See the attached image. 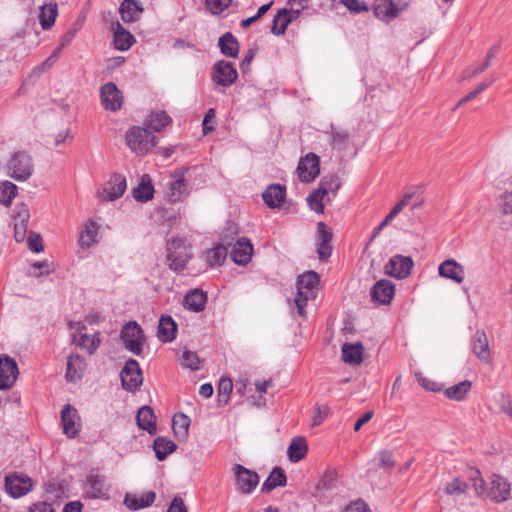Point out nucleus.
Returning <instances> with one entry per match:
<instances>
[{
  "mask_svg": "<svg viewBox=\"0 0 512 512\" xmlns=\"http://www.w3.org/2000/svg\"><path fill=\"white\" fill-rule=\"evenodd\" d=\"M189 171L188 167H181L169 172V181L166 185L164 198L169 203H179L184 201L190 194V183L186 178Z\"/></svg>",
  "mask_w": 512,
  "mask_h": 512,
  "instance_id": "1",
  "label": "nucleus"
},
{
  "mask_svg": "<svg viewBox=\"0 0 512 512\" xmlns=\"http://www.w3.org/2000/svg\"><path fill=\"white\" fill-rule=\"evenodd\" d=\"M318 285L319 275L315 271H307L298 277L295 304L299 315L305 316L307 301L316 298Z\"/></svg>",
  "mask_w": 512,
  "mask_h": 512,
  "instance_id": "2",
  "label": "nucleus"
},
{
  "mask_svg": "<svg viewBox=\"0 0 512 512\" xmlns=\"http://www.w3.org/2000/svg\"><path fill=\"white\" fill-rule=\"evenodd\" d=\"M167 262L173 271H181L192 258L191 247L185 238H173L167 241Z\"/></svg>",
  "mask_w": 512,
  "mask_h": 512,
  "instance_id": "3",
  "label": "nucleus"
},
{
  "mask_svg": "<svg viewBox=\"0 0 512 512\" xmlns=\"http://www.w3.org/2000/svg\"><path fill=\"white\" fill-rule=\"evenodd\" d=\"M127 146L137 155L147 154L157 143V137L144 127L133 126L125 134Z\"/></svg>",
  "mask_w": 512,
  "mask_h": 512,
  "instance_id": "4",
  "label": "nucleus"
},
{
  "mask_svg": "<svg viewBox=\"0 0 512 512\" xmlns=\"http://www.w3.org/2000/svg\"><path fill=\"white\" fill-rule=\"evenodd\" d=\"M33 171L32 158L24 151L14 153L8 162V174L17 181H26L31 177Z\"/></svg>",
  "mask_w": 512,
  "mask_h": 512,
  "instance_id": "5",
  "label": "nucleus"
},
{
  "mask_svg": "<svg viewBox=\"0 0 512 512\" xmlns=\"http://www.w3.org/2000/svg\"><path fill=\"white\" fill-rule=\"evenodd\" d=\"M120 339L124 347L131 353L139 355L142 352L145 337L143 330L136 321H129L123 325Z\"/></svg>",
  "mask_w": 512,
  "mask_h": 512,
  "instance_id": "6",
  "label": "nucleus"
},
{
  "mask_svg": "<svg viewBox=\"0 0 512 512\" xmlns=\"http://www.w3.org/2000/svg\"><path fill=\"white\" fill-rule=\"evenodd\" d=\"M232 471L235 477L237 490L245 495L251 494L259 484V475L241 464H234Z\"/></svg>",
  "mask_w": 512,
  "mask_h": 512,
  "instance_id": "7",
  "label": "nucleus"
},
{
  "mask_svg": "<svg viewBox=\"0 0 512 512\" xmlns=\"http://www.w3.org/2000/svg\"><path fill=\"white\" fill-rule=\"evenodd\" d=\"M407 7L408 3L404 0H375L373 11L379 20L389 22L395 19Z\"/></svg>",
  "mask_w": 512,
  "mask_h": 512,
  "instance_id": "8",
  "label": "nucleus"
},
{
  "mask_svg": "<svg viewBox=\"0 0 512 512\" xmlns=\"http://www.w3.org/2000/svg\"><path fill=\"white\" fill-rule=\"evenodd\" d=\"M211 77L219 86L230 87L238 78V72L233 63L220 60L212 68Z\"/></svg>",
  "mask_w": 512,
  "mask_h": 512,
  "instance_id": "9",
  "label": "nucleus"
},
{
  "mask_svg": "<svg viewBox=\"0 0 512 512\" xmlns=\"http://www.w3.org/2000/svg\"><path fill=\"white\" fill-rule=\"evenodd\" d=\"M100 99L106 111L117 112L122 108L124 97L115 83L108 82L100 88Z\"/></svg>",
  "mask_w": 512,
  "mask_h": 512,
  "instance_id": "10",
  "label": "nucleus"
},
{
  "mask_svg": "<svg viewBox=\"0 0 512 512\" xmlns=\"http://www.w3.org/2000/svg\"><path fill=\"white\" fill-rule=\"evenodd\" d=\"M333 239V232L325 222L317 224V232L315 235L316 253L318 258L322 261L330 258L333 250L331 244Z\"/></svg>",
  "mask_w": 512,
  "mask_h": 512,
  "instance_id": "11",
  "label": "nucleus"
},
{
  "mask_svg": "<svg viewBox=\"0 0 512 512\" xmlns=\"http://www.w3.org/2000/svg\"><path fill=\"white\" fill-rule=\"evenodd\" d=\"M32 488V479L27 475L10 474L5 477V490L13 498L25 496Z\"/></svg>",
  "mask_w": 512,
  "mask_h": 512,
  "instance_id": "12",
  "label": "nucleus"
},
{
  "mask_svg": "<svg viewBox=\"0 0 512 512\" xmlns=\"http://www.w3.org/2000/svg\"><path fill=\"white\" fill-rule=\"evenodd\" d=\"M122 387L126 391L135 392L142 383V375L138 362L129 359L120 372Z\"/></svg>",
  "mask_w": 512,
  "mask_h": 512,
  "instance_id": "13",
  "label": "nucleus"
},
{
  "mask_svg": "<svg viewBox=\"0 0 512 512\" xmlns=\"http://www.w3.org/2000/svg\"><path fill=\"white\" fill-rule=\"evenodd\" d=\"M19 376V369L16 361L7 356H0V390L10 389Z\"/></svg>",
  "mask_w": 512,
  "mask_h": 512,
  "instance_id": "14",
  "label": "nucleus"
},
{
  "mask_svg": "<svg viewBox=\"0 0 512 512\" xmlns=\"http://www.w3.org/2000/svg\"><path fill=\"white\" fill-rule=\"evenodd\" d=\"M322 185H329V187L321 186L307 197L309 207L319 214L324 212L323 198L328 193V189L335 195L340 188V183L336 177L331 178L330 182L323 180Z\"/></svg>",
  "mask_w": 512,
  "mask_h": 512,
  "instance_id": "15",
  "label": "nucleus"
},
{
  "mask_svg": "<svg viewBox=\"0 0 512 512\" xmlns=\"http://www.w3.org/2000/svg\"><path fill=\"white\" fill-rule=\"evenodd\" d=\"M413 265L410 256L395 255L385 265V273L397 279H404L410 274Z\"/></svg>",
  "mask_w": 512,
  "mask_h": 512,
  "instance_id": "16",
  "label": "nucleus"
},
{
  "mask_svg": "<svg viewBox=\"0 0 512 512\" xmlns=\"http://www.w3.org/2000/svg\"><path fill=\"white\" fill-rule=\"evenodd\" d=\"M319 157L314 153H309L301 158L297 167L299 179L302 182H312L320 173Z\"/></svg>",
  "mask_w": 512,
  "mask_h": 512,
  "instance_id": "17",
  "label": "nucleus"
},
{
  "mask_svg": "<svg viewBox=\"0 0 512 512\" xmlns=\"http://www.w3.org/2000/svg\"><path fill=\"white\" fill-rule=\"evenodd\" d=\"M85 495L90 499L108 498L109 487L105 478L96 473H90L87 476L85 486Z\"/></svg>",
  "mask_w": 512,
  "mask_h": 512,
  "instance_id": "18",
  "label": "nucleus"
},
{
  "mask_svg": "<svg viewBox=\"0 0 512 512\" xmlns=\"http://www.w3.org/2000/svg\"><path fill=\"white\" fill-rule=\"evenodd\" d=\"M394 294L395 285L387 279L377 281L370 291L372 301L381 305L389 304Z\"/></svg>",
  "mask_w": 512,
  "mask_h": 512,
  "instance_id": "19",
  "label": "nucleus"
},
{
  "mask_svg": "<svg viewBox=\"0 0 512 512\" xmlns=\"http://www.w3.org/2000/svg\"><path fill=\"white\" fill-rule=\"evenodd\" d=\"M29 219L28 206L24 203L17 204L14 211V238L17 242H22L25 239Z\"/></svg>",
  "mask_w": 512,
  "mask_h": 512,
  "instance_id": "20",
  "label": "nucleus"
},
{
  "mask_svg": "<svg viewBox=\"0 0 512 512\" xmlns=\"http://www.w3.org/2000/svg\"><path fill=\"white\" fill-rule=\"evenodd\" d=\"M299 15V9H294L292 7L290 10L285 8L280 9L274 16L271 32L277 36L283 35L287 29V26L296 20Z\"/></svg>",
  "mask_w": 512,
  "mask_h": 512,
  "instance_id": "21",
  "label": "nucleus"
},
{
  "mask_svg": "<svg viewBox=\"0 0 512 512\" xmlns=\"http://www.w3.org/2000/svg\"><path fill=\"white\" fill-rule=\"evenodd\" d=\"M231 258L238 265H247L251 261L253 255V245L251 241L246 238H240L231 250Z\"/></svg>",
  "mask_w": 512,
  "mask_h": 512,
  "instance_id": "22",
  "label": "nucleus"
},
{
  "mask_svg": "<svg viewBox=\"0 0 512 512\" xmlns=\"http://www.w3.org/2000/svg\"><path fill=\"white\" fill-rule=\"evenodd\" d=\"M511 485L508 481L499 475H493L491 478V487L489 497L494 502L500 503L506 501L510 497Z\"/></svg>",
  "mask_w": 512,
  "mask_h": 512,
  "instance_id": "23",
  "label": "nucleus"
},
{
  "mask_svg": "<svg viewBox=\"0 0 512 512\" xmlns=\"http://www.w3.org/2000/svg\"><path fill=\"white\" fill-rule=\"evenodd\" d=\"M86 370L84 357L79 354H72L67 359L66 379L68 382L76 383L82 379Z\"/></svg>",
  "mask_w": 512,
  "mask_h": 512,
  "instance_id": "24",
  "label": "nucleus"
},
{
  "mask_svg": "<svg viewBox=\"0 0 512 512\" xmlns=\"http://www.w3.org/2000/svg\"><path fill=\"white\" fill-rule=\"evenodd\" d=\"M63 432L70 438L75 437L79 431V417L76 409L67 404L61 411Z\"/></svg>",
  "mask_w": 512,
  "mask_h": 512,
  "instance_id": "25",
  "label": "nucleus"
},
{
  "mask_svg": "<svg viewBox=\"0 0 512 512\" xmlns=\"http://www.w3.org/2000/svg\"><path fill=\"white\" fill-rule=\"evenodd\" d=\"M438 272L441 277L453 280L458 284L462 283L465 278L463 266L454 259H448L442 262L439 265Z\"/></svg>",
  "mask_w": 512,
  "mask_h": 512,
  "instance_id": "26",
  "label": "nucleus"
},
{
  "mask_svg": "<svg viewBox=\"0 0 512 512\" xmlns=\"http://www.w3.org/2000/svg\"><path fill=\"white\" fill-rule=\"evenodd\" d=\"M126 178L115 173L107 183V187L103 190V198L108 201L115 200L123 195L126 190Z\"/></svg>",
  "mask_w": 512,
  "mask_h": 512,
  "instance_id": "27",
  "label": "nucleus"
},
{
  "mask_svg": "<svg viewBox=\"0 0 512 512\" xmlns=\"http://www.w3.org/2000/svg\"><path fill=\"white\" fill-rule=\"evenodd\" d=\"M286 196V188L280 184L269 185L262 193L265 204L270 208L280 207Z\"/></svg>",
  "mask_w": 512,
  "mask_h": 512,
  "instance_id": "28",
  "label": "nucleus"
},
{
  "mask_svg": "<svg viewBox=\"0 0 512 512\" xmlns=\"http://www.w3.org/2000/svg\"><path fill=\"white\" fill-rule=\"evenodd\" d=\"M114 47L120 51L128 50L134 43V37L119 22L112 23Z\"/></svg>",
  "mask_w": 512,
  "mask_h": 512,
  "instance_id": "29",
  "label": "nucleus"
},
{
  "mask_svg": "<svg viewBox=\"0 0 512 512\" xmlns=\"http://www.w3.org/2000/svg\"><path fill=\"white\" fill-rule=\"evenodd\" d=\"M471 346L474 354L481 361H488L490 358L489 343L486 333L482 330H477L471 340Z\"/></svg>",
  "mask_w": 512,
  "mask_h": 512,
  "instance_id": "30",
  "label": "nucleus"
},
{
  "mask_svg": "<svg viewBox=\"0 0 512 512\" xmlns=\"http://www.w3.org/2000/svg\"><path fill=\"white\" fill-rule=\"evenodd\" d=\"M136 420L139 428L146 430L149 434L153 435L157 431L156 416L149 406L139 409Z\"/></svg>",
  "mask_w": 512,
  "mask_h": 512,
  "instance_id": "31",
  "label": "nucleus"
},
{
  "mask_svg": "<svg viewBox=\"0 0 512 512\" xmlns=\"http://www.w3.org/2000/svg\"><path fill=\"white\" fill-rule=\"evenodd\" d=\"M99 226L93 220H89L83 225L79 234L78 244L81 248H90L96 243Z\"/></svg>",
  "mask_w": 512,
  "mask_h": 512,
  "instance_id": "32",
  "label": "nucleus"
},
{
  "mask_svg": "<svg viewBox=\"0 0 512 512\" xmlns=\"http://www.w3.org/2000/svg\"><path fill=\"white\" fill-rule=\"evenodd\" d=\"M287 483L285 471L280 467H274L261 487L264 493L271 492L277 487H283Z\"/></svg>",
  "mask_w": 512,
  "mask_h": 512,
  "instance_id": "33",
  "label": "nucleus"
},
{
  "mask_svg": "<svg viewBox=\"0 0 512 512\" xmlns=\"http://www.w3.org/2000/svg\"><path fill=\"white\" fill-rule=\"evenodd\" d=\"M207 295L200 289H193L184 297V306L193 311L200 312L205 308Z\"/></svg>",
  "mask_w": 512,
  "mask_h": 512,
  "instance_id": "34",
  "label": "nucleus"
},
{
  "mask_svg": "<svg viewBox=\"0 0 512 512\" xmlns=\"http://www.w3.org/2000/svg\"><path fill=\"white\" fill-rule=\"evenodd\" d=\"M154 187L148 174L141 177V182L132 190L133 197L139 202H147L154 196Z\"/></svg>",
  "mask_w": 512,
  "mask_h": 512,
  "instance_id": "35",
  "label": "nucleus"
},
{
  "mask_svg": "<svg viewBox=\"0 0 512 512\" xmlns=\"http://www.w3.org/2000/svg\"><path fill=\"white\" fill-rule=\"evenodd\" d=\"M218 46L221 53L227 57L236 58L239 54V43L230 32H226L219 38Z\"/></svg>",
  "mask_w": 512,
  "mask_h": 512,
  "instance_id": "36",
  "label": "nucleus"
},
{
  "mask_svg": "<svg viewBox=\"0 0 512 512\" xmlns=\"http://www.w3.org/2000/svg\"><path fill=\"white\" fill-rule=\"evenodd\" d=\"M142 12L139 0H124L119 8V13L124 22H134Z\"/></svg>",
  "mask_w": 512,
  "mask_h": 512,
  "instance_id": "37",
  "label": "nucleus"
},
{
  "mask_svg": "<svg viewBox=\"0 0 512 512\" xmlns=\"http://www.w3.org/2000/svg\"><path fill=\"white\" fill-rule=\"evenodd\" d=\"M363 346L360 342L344 344L342 346L343 361L348 364L358 365L362 362Z\"/></svg>",
  "mask_w": 512,
  "mask_h": 512,
  "instance_id": "38",
  "label": "nucleus"
},
{
  "mask_svg": "<svg viewBox=\"0 0 512 512\" xmlns=\"http://www.w3.org/2000/svg\"><path fill=\"white\" fill-rule=\"evenodd\" d=\"M58 14L57 4L49 3L40 8L39 19L44 30L52 27Z\"/></svg>",
  "mask_w": 512,
  "mask_h": 512,
  "instance_id": "39",
  "label": "nucleus"
},
{
  "mask_svg": "<svg viewBox=\"0 0 512 512\" xmlns=\"http://www.w3.org/2000/svg\"><path fill=\"white\" fill-rule=\"evenodd\" d=\"M472 383L469 380H464L456 385L445 389L446 397L452 400L461 401L465 398L466 394L471 390Z\"/></svg>",
  "mask_w": 512,
  "mask_h": 512,
  "instance_id": "40",
  "label": "nucleus"
},
{
  "mask_svg": "<svg viewBox=\"0 0 512 512\" xmlns=\"http://www.w3.org/2000/svg\"><path fill=\"white\" fill-rule=\"evenodd\" d=\"M156 498V494L152 491L145 493L144 502H140L136 495L127 494L124 499V504L130 510H138L150 506Z\"/></svg>",
  "mask_w": 512,
  "mask_h": 512,
  "instance_id": "41",
  "label": "nucleus"
},
{
  "mask_svg": "<svg viewBox=\"0 0 512 512\" xmlns=\"http://www.w3.org/2000/svg\"><path fill=\"white\" fill-rule=\"evenodd\" d=\"M227 256V248L223 244L209 249L205 252L206 261L210 267L221 265Z\"/></svg>",
  "mask_w": 512,
  "mask_h": 512,
  "instance_id": "42",
  "label": "nucleus"
},
{
  "mask_svg": "<svg viewBox=\"0 0 512 512\" xmlns=\"http://www.w3.org/2000/svg\"><path fill=\"white\" fill-rule=\"evenodd\" d=\"M178 326L171 316L162 315V342H172L177 335Z\"/></svg>",
  "mask_w": 512,
  "mask_h": 512,
  "instance_id": "43",
  "label": "nucleus"
},
{
  "mask_svg": "<svg viewBox=\"0 0 512 512\" xmlns=\"http://www.w3.org/2000/svg\"><path fill=\"white\" fill-rule=\"evenodd\" d=\"M17 186L10 182L4 181L0 183V203L6 207L10 206L17 194Z\"/></svg>",
  "mask_w": 512,
  "mask_h": 512,
  "instance_id": "44",
  "label": "nucleus"
},
{
  "mask_svg": "<svg viewBox=\"0 0 512 512\" xmlns=\"http://www.w3.org/2000/svg\"><path fill=\"white\" fill-rule=\"evenodd\" d=\"M78 345L87 350L90 355H93L100 345V334L95 333L94 335L82 334L78 341Z\"/></svg>",
  "mask_w": 512,
  "mask_h": 512,
  "instance_id": "45",
  "label": "nucleus"
},
{
  "mask_svg": "<svg viewBox=\"0 0 512 512\" xmlns=\"http://www.w3.org/2000/svg\"><path fill=\"white\" fill-rule=\"evenodd\" d=\"M172 49L176 56L188 55L191 57H197L199 52L194 44L186 42L182 39L174 41L172 44Z\"/></svg>",
  "mask_w": 512,
  "mask_h": 512,
  "instance_id": "46",
  "label": "nucleus"
},
{
  "mask_svg": "<svg viewBox=\"0 0 512 512\" xmlns=\"http://www.w3.org/2000/svg\"><path fill=\"white\" fill-rule=\"evenodd\" d=\"M180 364L185 368L196 371L200 368L201 360L196 352L184 349L180 357Z\"/></svg>",
  "mask_w": 512,
  "mask_h": 512,
  "instance_id": "47",
  "label": "nucleus"
},
{
  "mask_svg": "<svg viewBox=\"0 0 512 512\" xmlns=\"http://www.w3.org/2000/svg\"><path fill=\"white\" fill-rule=\"evenodd\" d=\"M190 425V419L183 413H177L172 419V429L178 436H185Z\"/></svg>",
  "mask_w": 512,
  "mask_h": 512,
  "instance_id": "48",
  "label": "nucleus"
},
{
  "mask_svg": "<svg viewBox=\"0 0 512 512\" xmlns=\"http://www.w3.org/2000/svg\"><path fill=\"white\" fill-rule=\"evenodd\" d=\"M498 45L492 46L489 51L487 52L486 59L484 63H482L480 66L475 68L474 70H467L466 71V78H473L481 73H483L486 69H488L491 65V59L496 56V53L498 51Z\"/></svg>",
  "mask_w": 512,
  "mask_h": 512,
  "instance_id": "49",
  "label": "nucleus"
},
{
  "mask_svg": "<svg viewBox=\"0 0 512 512\" xmlns=\"http://www.w3.org/2000/svg\"><path fill=\"white\" fill-rule=\"evenodd\" d=\"M494 81H495V79L491 78L489 80H485V81L481 82L475 89L470 91L465 97H463L458 102V104L456 105L454 110L457 109L458 107L464 105L468 101L474 99L475 97H477L481 92H483L485 89H487L489 86H491Z\"/></svg>",
  "mask_w": 512,
  "mask_h": 512,
  "instance_id": "50",
  "label": "nucleus"
},
{
  "mask_svg": "<svg viewBox=\"0 0 512 512\" xmlns=\"http://www.w3.org/2000/svg\"><path fill=\"white\" fill-rule=\"evenodd\" d=\"M233 383L230 378H221L218 385V399L220 403L226 404L232 392Z\"/></svg>",
  "mask_w": 512,
  "mask_h": 512,
  "instance_id": "51",
  "label": "nucleus"
},
{
  "mask_svg": "<svg viewBox=\"0 0 512 512\" xmlns=\"http://www.w3.org/2000/svg\"><path fill=\"white\" fill-rule=\"evenodd\" d=\"M232 3V0H205V6L214 15L221 14Z\"/></svg>",
  "mask_w": 512,
  "mask_h": 512,
  "instance_id": "52",
  "label": "nucleus"
},
{
  "mask_svg": "<svg viewBox=\"0 0 512 512\" xmlns=\"http://www.w3.org/2000/svg\"><path fill=\"white\" fill-rule=\"evenodd\" d=\"M61 47L57 48L52 54L51 56H49L44 62H42L40 65H38L37 67L34 68L33 70V74L35 75H41L43 72L47 71L48 69H50L52 67V65L54 64V62L57 60V58L59 57V54L61 52Z\"/></svg>",
  "mask_w": 512,
  "mask_h": 512,
  "instance_id": "53",
  "label": "nucleus"
},
{
  "mask_svg": "<svg viewBox=\"0 0 512 512\" xmlns=\"http://www.w3.org/2000/svg\"><path fill=\"white\" fill-rule=\"evenodd\" d=\"M415 378H416L418 384L421 387H423L425 390L432 391V392H438L441 390V387L437 382L425 377L420 372L415 373Z\"/></svg>",
  "mask_w": 512,
  "mask_h": 512,
  "instance_id": "54",
  "label": "nucleus"
},
{
  "mask_svg": "<svg viewBox=\"0 0 512 512\" xmlns=\"http://www.w3.org/2000/svg\"><path fill=\"white\" fill-rule=\"evenodd\" d=\"M144 128L149 131H160V113L157 111H151L144 120Z\"/></svg>",
  "mask_w": 512,
  "mask_h": 512,
  "instance_id": "55",
  "label": "nucleus"
},
{
  "mask_svg": "<svg viewBox=\"0 0 512 512\" xmlns=\"http://www.w3.org/2000/svg\"><path fill=\"white\" fill-rule=\"evenodd\" d=\"M466 489L467 484L460 480L459 478H456L452 482L447 484L445 491L449 495H460L464 493Z\"/></svg>",
  "mask_w": 512,
  "mask_h": 512,
  "instance_id": "56",
  "label": "nucleus"
},
{
  "mask_svg": "<svg viewBox=\"0 0 512 512\" xmlns=\"http://www.w3.org/2000/svg\"><path fill=\"white\" fill-rule=\"evenodd\" d=\"M348 141V133L344 130H336L332 128V144L338 148L346 146Z\"/></svg>",
  "mask_w": 512,
  "mask_h": 512,
  "instance_id": "57",
  "label": "nucleus"
},
{
  "mask_svg": "<svg viewBox=\"0 0 512 512\" xmlns=\"http://www.w3.org/2000/svg\"><path fill=\"white\" fill-rule=\"evenodd\" d=\"M336 477L337 472L334 469L327 470L324 476L319 481L318 487H322L324 489H331L334 486Z\"/></svg>",
  "mask_w": 512,
  "mask_h": 512,
  "instance_id": "58",
  "label": "nucleus"
},
{
  "mask_svg": "<svg viewBox=\"0 0 512 512\" xmlns=\"http://www.w3.org/2000/svg\"><path fill=\"white\" fill-rule=\"evenodd\" d=\"M28 247L33 252L39 253L43 251L44 247L42 244V238L39 234L30 233L27 239Z\"/></svg>",
  "mask_w": 512,
  "mask_h": 512,
  "instance_id": "59",
  "label": "nucleus"
},
{
  "mask_svg": "<svg viewBox=\"0 0 512 512\" xmlns=\"http://www.w3.org/2000/svg\"><path fill=\"white\" fill-rule=\"evenodd\" d=\"M340 3L353 13L368 11V7L361 4L358 0H340Z\"/></svg>",
  "mask_w": 512,
  "mask_h": 512,
  "instance_id": "60",
  "label": "nucleus"
},
{
  "mask_svg": "<svg viewBox=\"0 0 512 512\" xmlns=\"http://www.w3.org/2000/svg\"><path fill=\"white\" fill-rule=\"evenodd\" d=\"M499 206L504 215L512 214V193L505 192Z\"/></svg>",
  "mask_w": 512,
  "mask_h": 512,
  "instance_id": "61",
  "label": "nucleus"
},
{
  "mask_svg": "<svg viewBox=\"0 0 512 512\" xmlns=\"http://www.w3.org/2000/svg\"><path fill=\"white\" fill-rule=\"evenodd\" d=\"M28 512H55V509L53 508L51 503H48L46 501H39L33 503L29 507Z\"/></svg>",
  "mask_w": 512,
  "mask_h": 512,
  "instance_id": "62",
  "label": "nucleus"
},
{
  "mask_svg": "<svg viewBox=\"0 0 512 512\" xmlns=\"http://www.w3.org/2000/svg\"><path fill=\"white\" fill-rule=\"evenodd\" d=\"M343 512H371L363 500H357L348 505Z\"/></svg>",
  "mask_w": 512,
  "mask_h": 512,
  "instance_id": "63",
  "label": "nucleus"
},
{
  "mask_svg": "<svg viewBox=\"0 0 512 512\" xmlns=\"http://www.w3.org/2000/svg\"><path fill=\"white\" fill-rule=\"evenodd\" d=\"M167 512H188V509L180 496H175L169 505Z\"/></svg>",
  "mask_w": 512,
  "mask_h": 512,
  "instance_id": "64",
  "label": "nucleus"
}]
</instances>
